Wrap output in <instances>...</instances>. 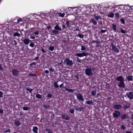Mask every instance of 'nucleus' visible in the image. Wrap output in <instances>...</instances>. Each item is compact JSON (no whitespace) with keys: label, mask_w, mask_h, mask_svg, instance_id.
Masks as SVG:
<instances>
[{"label":"nucleus","mask_w":133,"mask_h":133,"mask_svg":"<svg viewBox=\"0 0 133 133\" xmlns=\"http://www.w3.org/2000/svg\"><path fill=\"white\" fill-rule=\"evenodd\" d=\"M23 109L24 110H28L30 109V108L28 107H23Z\"/></svg>","instance_id":"38"},{"label":"nucleus","mask_w":133,"mask_h":133,"mask_svg":"<svg viewBox=\"0 0 133 133\" xmlns=\"http://www.w3.org/2000/svg\"><path fill=\"white\" fill-rule=\"evenodd\" d=\"M52 32L54 34H57L58 33L59 31L56 30H54L52 31Z\"/></svg>","instance_id":"27"},{"label":"nucleus","mask_w":133,"mask_h":133,"mask_svg":"<svg viewBox=\"0 0 133 133\" xmlns=\"http://www.w3.org/2000/svg\"><path fill=\"white\" fill-rule=\"evenodd\" d=\"M18 17L15 18L13 20L14 22L18 24Z\"/></svg>","instance_id":"35"},{"label":"nucleus","mask_w":133,"mask_h":133,"mask_svg":"<svg viewBox=\"0 0 133 133\" xmlns=\"http://www.w3.org/2000/svg\"><path fill=\"white\" fill-rule=\"evenodd\" d=\"M29 46L31 47L32 48H33L34 46V43L32 42L31 43L29 44Z\"/></svg>","instance_id":"45"},{"label":"nucleus","mask_w":133,"mask_h":133,"mask_svg":"<svg viewBox=\"0 0 133 133\" xmlns=\"http://www.w3.org/2000/svg\"><path fill=\"white\" fill-rule=\"evenodd\" d=\"M115 16L117 18L119 17V13L118 12L116 13H115Z\"/></svg>","instance_id":"39"},{"label":"nucleus","mask_w":133,"mask_h":133,"mask_svg":"<svg viewBox=\"0 0 133 133\" xmlns=\"http://www.w3.org/2000/svg\"><path fill=\"white\" fill-rule=\"evenodd\" d=\"M88 54L87 52H83L82 53H77L76 54V56L78 57H81L84 56H86L88 55Z\"/></svg>","instance_id":"4"},{"label":"nucleus","mask_w":133,"mask_h":133,"mask_svg":"<svg viewBox=\"0 0 133 133\" xmlns=\"http://www.w3.org/2000/svg\"><path fill=\"white\" fill-rule=\"evenodd\" d=\"M85 103L87 104L88 105H93V102H92V100L86 101L85 102Z\"/></svg>","instance_id":"19"},{"label":"nucleus","mask_w":133,"mask_h":133,"mask_svg":"<svg viewBox=\"0 0 133 133\" xmlns=\"http://www.w3.org/2000/svg\"><path fill=\"white\" fill-rule=\"evenodd\" d=\"M23 41L25 44L28 45L29 44V42L31 41V40L29 39L25 38L23 40Z\"/></svg>","instance_id":"12"},{"label":"nucleus","mask_w":133,"mask_h":133,"mask_svg":"<svg viewBox=\"0 0 133 133\" xmlns=\"http://www.w3.org/2000/svg\"><path fill=\"white\" fill-rule=\"evenodd\" d=\"M36 97L38 99H41L42 98V96L39 94H37L36 95Z\"/></svg>","instance_id":"36"},{"label":"nucleus","mask_w":133,"mask_h":133,"mask_svg":"<svg viewBox=\"0 0 133 133\" xmlns=\"http://www.w3.org/2000/svg\"><path fill=\"white\" fill-rule=\"evenodd\" d=\"M78 36L80 38H83L84 37V35L81 34H78Z\"/></svg>","instance_id":"42"},{"label":"nucleus","mask_w":133,"mask_h":133,"mask_svg":"<svg viewBox=\"0 0 133 133\" xmlns=\"http://www.w3.org/2000/svg\"><path fill=\"white\" fill-rule=\"evenodd\" d=\"M18 24H19L21 25H23L24 23V19H22L21 18L18 17Z\"/></svg>","instance_id":"10"},{"label":"nucleus","mask_w":133,"mask_h":133,"mask_svg":"<svg viewBox=\"0 0 133 133\" xmlns=\"http://www.w3.org/2000/svg\"><path fill=\"white\" fill-rule=\"evenodd\" d=\"M12 75L14 76H17L19 74V71L16 69H14L12 70Z\"/></svg>","instance_id":"6"},{"label":"nucleus","mask_w":133,"mask_h":133,"mask_svg":"<svg viewBox=\"0 0 133 133\" xmlns=\"http://www.w3.org/2000/svg\"><path fill=\"white\" fill-rule=\"evenodd\" d=\"M38 129V128L36 126H34L33 127V131L35 133H37V130Z\"/></svg>","instance_id":"22"},{"label":"nucleus","mask_w":133,"mask_h":133,"mask_svg":"<svg viewBox=\"0 0 133 133\" xmlns=\"http://www.w3.org/2000/svg\"><path fill=\"white\" fill-rule=\"evenodd\" d=\"M58 14L59 16H61L62 17H64L65 15V14L64 13H59Z\"/></svg>","instance_id":"32"},{"label":"nucleus","mask_w":133,"mask_h":133,"mask_svg":"<svg viewBox=\"0 0 133 133\" xmlns=\"http://www.w3.org/2000/svg\"><path fill=\"white\" fill-rule=\"evenodd\" d=\"M118 85L121 88H124L125 87V85L124 81L120 82L118 84Z\"/></svg>","instance_id":"9"},{"label":"nucleus","mask_w":133,"mask_h":133,"mask_svg":"<svg viewBox=\"0 0 133 133\" xmlns=\"http://www.w3.org/2000/svg\"><path fill=\"white\" fill-rule=\"evenodd\" d=\"M78 99L81 101H84V98L82 95L79 93H78L76 95Z\"/></svg>","instance_id":"5"},{"label":"nucleus","mask_w":133,"mask_h":133,"mask_svg":"<svg viewBox=\"0 0 133 133\" xmlns=\"http://www.w3.org/2000/svg\"><path fill=\"white\" fill-rule=\"evenodd\" d=\"M44 72L46 74H48L49 73V71L47 70H45Z\"/></svg>","instance_id":"60"},{"label":"nucleus","mask_w":133,"mask_h":133,"mask_svg":"<svg viewBox=\"0 0 133 133\" xmlns=\"http://www.w3.org/2000/svg\"><path fill=\"white\" fill-rule=\"evenodd\" d=\"M69 111H70V112L72 114H74V109H70L69 110Z\"/></svg>","instance_id":"44"},{"label":"nucleus","mask_w":133,"mask_h":133,"mask_svg":"<svg viewBox=\"0 0 133 133\" xmlns=\"http://www.w3.org/2000/svg\"><path fill=\"white\" fill-rule=\"evenodd\" d=\"M3 93L1 91H0V97H3Z\"/></svg>","instance_id":"55"},{"label":"nucleus","mask_w":133,"mask_h":133,"mask_svg":"<svg viewBox=\"0 0 133 133\" xmlns=\"http://www.w3.org/2000/svg\"><path fill=\"white\" fill-rule=\"evenodd\" d=\"M69 9L70 10V11H71V13H73V12H72V11H73V8H69Z\"/></svg>","instance_id":"59"},{"label":"nucleus","mask_w":133,"mask_h":133,"mask_svg":"<svg viewBox=\"0 0 133 133\" xmlns=\"http://www.w3.org/2000/svg\"><path fill=\"white\" fill-rule=\"evenodd\" d=\"M29 76H36V75L34 74H32V73H30L29 74Z\"/></svg>","instance_id":"56"},{"label":"nucleus","mask_w":133,"mask_h":133,"mask_svg":"<svg viewBox=\"0 0 133 133\" xmlns=\"http://www.w3.org/2000/svg\"><path fill=\"white\" fill-rule=\"evenodd\" d=\"M121 128L123 130H125L126 129L125 127L123 125H121Z\"/></svg>","instance_id":"46"},{"label":"nucleus","mask_w":133,"mask_h":133,"mask_svg":"<svg viewBox=\"0 0 133 133\" xmlns=\"http://www.w3.org/2000/svg\"><path fill=\"white\" fill-rule=\"evenodd\" d=\"M119 9V7L118 6H116L112 7L110 9L112 10V12H115L117 11Z\"/></svg>","instance_id":"8"},{"label":"nucleus","mask_w":133,"mask_h":133,"mask_svg":"<svg viewBox=\"0 0 133 133\" xmlns=\"http://www.w3.org/2000/svg\"><path fill=\"white\" fill-rule=\"evenodd\" d=\"M113 117L115 118H118L120 116L121 113L117 111H115L113 114Z\"/></svg>","instance_id":"7"},{"label":"nucleus","mask_w":133,"mask_h":133,"mask_svg":"<svg viewBox=\"0 0 133 133\" xmlns=\"http://www.w3.org/2000/svg\"><path fill=\"white\" fill-rule=\"evenodd\" d=\"M54 29H55L57 30L61 31L62 30L61 28L58 25H56L54 27Z\"/></svg>","instance_id":"21"},{"label":"nucleus","mask_w":133,"mask_h":133,"mask_svg":"<svg viewBox=\"0 0 133 133\" xmlns=\"http://www.w3.org/2000/svg\"><path fill=\"white\" fill-rule=\"evenodd\" d=\"M133 76L130 75L126 77L127 80L129 81H132L133 79Z\"/></svg>","instance_id":"18"},{"label":"nucleus","mask_w":133,"mask_h":133,"mask_svg":"<svg viewBox=\"0 0 133 133\" xmlns=\"http://www.w3.org/2000/svg\"><path fill=\"white\" fill-rule=\"evenodd\" d=\"M112 50L114 52L116 53H118L119 52V50L115 46L112 48Z\"/></svg>","instance_id":"20"},{"label":"nucleus","mask_w":133,"mask_h":133,"mask_svg":"<svg viewBox=\"0 0 133 133\" xmlns=\"http://www.w3.org/2000/svg\"><path fill=\"white\" fill-rule=\"evenodd\" d=\"M120 31L123 34H125L126 33V32L125 30L123 29L122 28H120Z\"/></svg>","instance_id":"29"},{"label":"nucleus","mask_w":133,"mask_h":133,"mask_svg":"<svg viewBox=\"0 0 133 133\" xmlns=\"http://www.w3.org/2000/svg\"><path fill=\"white\" fill-rule=\"evenodd\" d=\"M90 22L93 23L94 25H97V21L93 18H91L90 20Z\"/></svg>","instance_id":"17"},{"label":"nucleus","mask_w":133,"mask_h":133,"mask_svg":"<svg viewBox=\"0 0 133 133\" xmlns=\"http://www.w3.org/2000/svg\"><path fill=\"white\" fill-rule=\"evenodd\" d=\"M14 124L16 126H19L21 124V123L18 121H16L15 122Z\"/></svg>","instance_id":"25"},{"label":"nucleus","mask_w":133,"mask_h":133,"mask_svg":"<svg viewBox=\"0 0 133 133\" xmlns=\"http://www.w3.org/2000/svg\"><path fill=\"white\" fill-rule=\"evenodd\" d=\"M94 16V19L96 20H98V19H100L101 18V16H97L96 15H95Z\"/></svg>","instance_id":"26"},{"label":"nucleus","mask_w":133,"mask_h":133,"mask_svg":"<svg viewBox=\"0 0 133 133\" xmlns=\"http://www.w3.org/2000/svg\"><path fill=\"white\" fill-rule=\"evenodd\" d=\"M54 49V47L53 46H50L48 48V49L51 51H53Z\"/></svg>","instance_id":"28"},{"label":"nucleus","mask_w":133,"mask_h":133,"mask_svg":"<svg viewBox=\"0 0 133 133\" xmlns=\"http://www.w3.org/2000/svg\"><path fill=\"white\" fill-rule=\"evenodd\" d=\"M3 70V67L2 65L0 64V70Z\"/></svg>","instance_id":"58"},{"label":"nucleus","mask_w":133,"mask_h":133,"mask_svg":"<svg viewBox=\"0 0 133 133\" xmlns=\"http://www.w3.org/2000/svg\"><path fill=\"white\" fill-rule=\"evenodd\" d=\"M107 16L109 17L113 18L114 17V14L113 12H110L108 13Z\"/></svg>","instance_id":"14"},{"label":"nucleus","mask_w":133,"mask_h":133,"mask_svg":"<svg viewBox=\"0 0 133 133\" xmlns=\"http://www.w3.org/2000/svg\"><path fill=\"white\" fill-rule=\"evenodd\" d=\"M106 31H107V30H101V33H104L105 32H106Z\"/></svg>","instance_id":"53"},{"label":"nucleus","mask_w":133,"mask_h":133,"mask_svg":"<svg viewBox=\"0 0 133 133\" xmlns=\"http://www.w3.org/2000/svg\"><path fill=\"white\" fill-rule=\"evenodd\" d=\"M66 24L67 25V26L68 27L69 26V22L68 21H66Z\"/></svg>","instance_id":"52"},{"label":"nucleus","mask_w":133,"mask_h":133,"mask_svg":"<svg viewBox=\"0 0 133 133\" xmlns=\"http://www.w3.org/2000/svg\"><path fill=\"white\" fill-rule=\"evenodd\" d=\"M77 61L79 63L81 62V60L78 57L77 58Z\"/></svg>","instance_id":"49"},{"label":"nucleus","mask_w":133,"mask_h":133,"mask_svg":"<svg viewBox=\"0 0 133 133\" xmlns=\"http://www.w3.org/2000/svg\"><path fill=\"white\" fill-rule=\"evenodd\" d=\"M47 96L48 97L50 98L51 97L52 95L51 94H48L47 95Z\"/></svg>","instance_id":"57"},{"label":"nucleus","mask_w":133,"mask_h":133,"mask_svg":"<svg viewBox=\"0 0 133 133\" xmlns=\"http://www.w3.org/2000/svg\"><path fill=\"white\" fill-rule=\"evenodd\" d=\"M96 90H94L92 91V92H91V94H92L91 95H92L94 96H95L96 95Z\"/></svg>","instance_id":"33"},{"label":"nucleus","mask_w":133,"mask_h":133,"mask_svg":"<svg viewBox=\"0 0 133 133\" xmlns=\"http://www.w3.org/2000/svg\"><path fill=\"white\" fill-rule=\"evenodd\" d=\"M34 34L35 35H38L39 34V32L38 31H36L34 32Z\"/></svg>","instance_id":"50"},{"label":"nucleus","mask_w":133,"mask_h":133,"mask_svg":"<svg viewBox=\"0 0 133 133\" xmlns=\"http://www.w3.org/2000/svg\"><path fill=\"white\" fill-rule=\"evenodd\" d=\"M116 79L117 81L120 82L124 81V78L121 76L118 77L116 78Z\"/></svg>","instance_id":"15"},{"label":"nucleus","mask_w":133,"mask_h":133,"mask_svg":"<svg viewBox=\"0 0 133 133\" xmlns=\"http://www.w3.org/2000/svg\"><path fill=\"white\" fill-rule=\"evenodd\" d=\"M47 130L48 131V133H52L53 132L51 130L48 129Z\"/></svg>","instance_id":"51"},{"label":"nucleus","mask_w":133,"mask_h":133,"mask_svg":"<svg viewBox=\"0 0 133 133\" xmlns=\"http://www.w3.org/2000/svg\"><path fill=\"white\" fill-rule=\"evenodd\" d=\"M63 86H64V84H63V83H62L60 85L59 87L60 88H61L62 87H63Z\"/></svg>","instance_id":"63"},{"label":"nucleus","mask_w":133,"mask_h":133,"mask_svg":"<svg viewBox=\"0 0 133 133\" xmlns=\"http://www.w3.org/2000/svg\"><path fill=\"white\" fill-rule=\"evenodd\" d=\"M41 51L43 53H46V51L43 49H41Z\"/></svg>","instance_id":"61"},{"label":"nucleus","mask_w":133,"mask_h":133,"mask_svg":"<svg viewBox=\"0 0 133 133\" xmlns=\"http://www.w3.org/2000/svg\"><path fill=\"white\" fill-rule=\"evenodd\" d=\"M64 63L66 65L69 66H71L73 64L72 60H70L68 58H66L64 61Z\"/></svg>","instance_id":"2"},{"label":"nucleus","mask_w":133,"mask_h":133,"mask_svg":"<svg viewBox=\"0 0 133 133\" xmlns=\"http://www.w3.org/2000/svg\"><path fill=\"white\" fill-rule=\"evenodd\" d=\"M61 118L66 120H69L70 119V117L65 114H62L61 115Z\"/></svg>","instance_id":"11"},{"label":"nucleus","mask_w":133,"mask_h":133,"mask_svg":"<svg viewBox=\"0 0 133 133\" xmlns=\"http://www.w3.org/2000/svg\"><path fill=\"white\" fill-rule=\"evenodd\" d=\"M26 89L27 91H29L30 93H31L32 91H33V89L29 88H27Z\"/></svg>","instance_id":"34"},{"label":"nucleus","mask_w":133,"mask_h":133,"mask_svg":"<svg viewBox=\"0 0 133 133\" xmlns=\"http://www.w3.org/2000/svg\"><path fill=\"white\" fill-rule=\"evenodd\" d=\"M95 68H88L85 70V73L87 75L90 76L93 75V71Z\"/></svg>","instance_id":"1"},{"label":"nucleus","mask_w":133,"mask_h":133,"mask_svg":"<svg viewBox=\"0 0 133 133\" xmlns=\"http://www.w3.org/2000/svg\"><path fill=\"white\" fill-rule=\"evenodd\" d=\"M49 70L50 71L53 72L55 71L54 69L52 68H49Z\"/></svg>","instance_id":"47"},{"label":"nucleus","mask_w":133,"mask_h":133,"mask_svg":"<svg viewBox=\"0 0 133 133\" xmlns=\"http://www.w3.org/2000/svg\"><path fill=\"white\" fill-rule=\"evenodd\" d=\"M30 38L32 39H35V37L33 36H31L30 37Z\"/></svg>","instance_id":"62"},{"label":"nucleus","mask_w":133,"mask_h":133,"mask_svg":"<svg viewBox=\"0 0 133 133\" xmlns=\"http://www.w3.org/2000/svg\"><path fill=\"white\" fill-rule=\"evenodd\" d=\"M111 46L112 47V48H114V47H115V46L114 45V44L113 43H112L111 44Z\"/></svg>","instance_id":"64"},{"label":"nucleus","mask_w":133,"mask_h":133,"mask_svg":"<svg viewBox=\"0 0 133 133\" xmlns=\"http://www.w3.org/2000/svg\"><path fill=\"white\" fill-rule=\"evenodd\" d=\"M20 35V34L17 32H15L14 34V36H17L19 37Z\"/></svg>","instance_id":"31"},{"label":"nucleus","mask_w":133,"mask_h":133,"mask_svg":"<svg viewBox=\"0 0 133 133\" xmlns=\"http://www.w3.org/2000/svg\"><path fill=\"white\" fill-rule=\"evenodd\" d=\"M122 107V105L119 104L115 105L114 106V108L117 110L121 109Z\"/></svg>","instance_id":"13"},{"label":"nucleus","mask_w":133,"mask_h":133,"mask_svg":"<svg viewBox=\"0 0 133 133\" xmlns=\"http://www.w3.org/2000/svg\"><path fill=\"white\" fill-rule=\"evenodd\" d=\"M10 132V129H8V130L5 131V132L6 133L7 132Z\"/></svg>","instance_id":"54"},{"label":"nucleus","mask_w":133,"mask_h":133,"mask_svg":"<svg viewBox=\"0 0 133 133\" xmlns=\"http://www.w3.org/2000/svg\"><path fill=\"white\" fill-rule=\"evenodd\" d=\"M81 49L82 51H84L86 49V48L85 46H81Z\"/></svg>","instance_id":"41"},{"label":"nucleus","mask_w":133,"mask_h":133,"mask_svg":"<svg viewBox=\"0 0 133 133\" xmlns=\"http://www.w3.org/2000/svg\"><path fill=\"white\" fill-rule=\"evenodd\" d=\"M112 28L114 30L116 31L117 30V26L115 23H113L112 24Z\"/></svg>","instance_id":"24"},{"label":"nucleus","mask_w":133,"mask_h":133,"mask_svg":"<svg viewBox=\"0 0 133 133\" xmlns=\"http://www.w3.org/2000/svg\"><path fill=\"white\" fill-rule=\"evenodd\" d=\"M55 11H54V9H51L50 10V12L51 15H53L55 13Z\"/></svg>","instance_id":"30"},{"label":"nucleus","mask_w":133,"mask_h":133,"mask_svg":"<svg viewBox=\"0 0 133 133\" xmlns=\"http://www.w3.org/2000/svg\"><path fill=\"white\" fill-rule=\"evenodd\" d=\"M126 95L130 100L133 99V92L130 91L127 92L125 96H126Z\"/></svg>","instance_id":"3"},{"label":"nucleus","mask_w":133,"mask_h":133,"mask_svg":"<svg viewBox=\"0 0 133 133\" xmlns=\"http://www.w3.org/2000/svg\"><path fill=\"white\" fill-rule=\"evenodd\" d=\"M65 90L66 91L70 92H73L74 91V90L73 89H69L66 88H65Z\"/></svg>","instance_id":"23"},{"label":"nucleus","mask_w":133,"mask_h":133,"mask_svg":"<svg viewBox=\"0 0 133 133\" xmlns=\"http://www.w3.org/2000/svg\"><path fill=\"white\" fill-rule=\"evenodd\" d=\"M130 107L129 105H126L124 106V108L127 109L128 108Z\"/></svg>","instance_id":"48"},{"label":"nucleus","mask_w":133,"mask_h":133,"mask_svg":"<svg viewBox=\"0 0 133 133\" xmlns=\"http://www.w3.org/2000/svg\"><path fill=\"white\" fill-rule=\"evenodd\" d=\"M128 115L126 114L123 115L121 116V118L123 120L128 118Z\"/></svg>","instance_id":"16"},{"label":"nucleus","mask_w":133,"mask_h":133,"mask_svg":"<svg viewBox=\"0 0 133 133\" xmlns=\"http://www.w3.org/2000/svg\"><path fill=\"white\" fill-rule=\"evenodd\" d=\"M54 85L55 88H58L59 86L57 85V82H55L54 83Z\"/></svg>","instance_id":"40"},{"label":"nucleus","mask_w":133,"mask_h":133,"mask_svg":"<svg viewBox=\"0 0 133 133\" xmlns=\"http://www.w3.org/2000/svg\"><path fill=\"white\" fill-rule=\"evenodd\" d=\"M83 109V108L82 107H81L79 108H78L76 110L79 111H81Z\"/></svg>","instance_id":"37"},{"label":"nucleus","mask_w":133,"mask_h":133,"mask_svg":"<svg viewBox=\"0 0 133 133\" xmlns=\"http://www.w3.org/2000/svg\"><path fill=\"white\" fill-rule=\"evenodd\" d=\"M120 21L123 24H124L125 23V20L123 18H121V19Z\"/></svg>","instance_id":"43"}]
</instances>
